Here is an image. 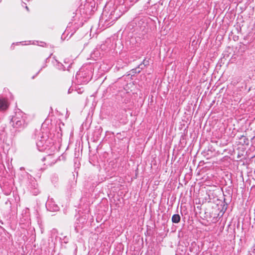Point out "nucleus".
I'll return each instance as SVG.
<instances>
[{
  "label": "nucleus",
  "instance_id": "obj_10",
  "mask_svg": "<svg viewBox=\"0 0 255 255\" xmlns=\"http://www.w3.org/2000/svg\"><path fill=\"white\" fill-rule=\"evenodd\" d=\"M1 0H0V1H1Z\"/></svg>",
  "mask_w": 255,
  "mask_h": 255
},
{
  "label": "nucleus",
  "instance_id": "obj_3",
  "mask_svg": "<svg viewBox=\"0 0 255 255\" xmlns=\"http://www.w3.org/2000/svg\"><path fill=\"white\" fill-rule=\"evenodd\" d=\"M140 72V70L138 68V67H136L134 69L131 70L129 73L127 75V78L128 79L129 78H132V77L134 76L135 74L137 73H139Z\"/></svg>",
  "mask_w": 255,
  "mask_h": 255
},
{
  "label": "nucleus",
  "instance_id": "obj_6",
  "mask_svg": "<svg viewBox=\"0 0 255 255\" xmlns=\"http://www.w3.org/2000/svg\"><path fill=\"white\" fill-rule=\"evenodd\" d=\"M149 64V62L148 60H146L144 59L143 61V62L141 64H140L138 67L139 68V69L141 70V69H143L146 65H148Z\"/></svg>",
  "mask_w": 255,
  "mask_h": 255
},
{
  "label": "nucleus",
  "instance_id": "obj_2",
  "mask_svg": "<svg viewBox=\"0 0 255 255\" xmlns=\"http://www.w3.org/2000/svg\"><path fill=\"white\" fill-rule=\"evenodd\" d=\"M8 107L7 102L4 98L0 97V111H4Z\"/></svg>",
  "mask_w": 255,
  "mask_h": 255
},
{
  "label": "nucleus",
  "instance_id": "obj_7",
  "mask_svg": "<svg viewBox=\"0 0 255 255\" xmlns=\"http://www.w3.org/2000/svg\"><path fill=\"white\" fill-rule=\"evenodd\" d=\"M57 68L59 69H63V70H65V67L62 64H58L57 65Z\"/></svg>",
  "mask_w": 255,
  "mask_h": 255
},
{
  "label": "nucleus",
  "instance_id": "obj_9",
  "mask_svg": "<svg viewBox=\"0 0 255 255\" xmlns=\"http://www.w3.org/2000/svg\"><path fill=\"white\" fill-rule=\"evenodd\" d=\"M103 17H102V19L100 20V22L102 23L103 22Z\"/></svg>",
  "mask_w": 255,
  "mask_h": 255
},
{
  "label": "nucleus",
  "instance_id": "obj_5",
  "mask_svg": "<svg viewBox=\"0 0 255 255\" xmlns=\"http://www.w3.org/2000/svg\"><path fill=\"white\" fill-rule=\"evenodd\" d=\"M180 221V217L178 214H174L172 217V221L174 223H178Z\"/></svg>",
  "mask_w": 255,
  "mask_h": 255
},
{
  "label": "nucleus",
  "instance_id": "obj_1",
  "mask_svg": "<svg viewBox=\"0 0 255 255\" xmlns=\"http://www.w3.org/2000/svg\"><path fill=\"white\" fill-rule=\"evenodd\" d=\"M13 126L15 128H19L24 126L25 121L22 118L19 119L18 118H13L12 119Z\"/></svg>",
  "mask_w": 255,
  "mask_h": 255
},
{
  "label": "nucleus",
  "instance_id": "obj_4",
  "mask_svg": "<svg viewBox=\"0 0 255 255\" xmlns=\"http://www.w3.org/2000/svg\"><path fill=\"white\" fill-rule=\"evenodd\" d=\"M112 13H113V11L111 12L110 16H112L113 15ZM117 19V17H114L113 18V17L111 16L110 18V19H106L105 21L104 26L106 27H108L111 26V25L113 24V22L115 20H116Z\"/></svg>",
  "mask_w": 255,
  "mask_h": 255
},
{
  "label": "nucleus",
  "instance_id": "obj_8",
  "mask_svg": "<svg viewBox=\"0 0 255 255\" xmlns=\"http://www.w3.org/2000/svg\"><path fill=\"white\" fill-rule=\"evenodd\" d=\"M36 43H37V44L38 45H40L41 46H44L46 44L43 42H38V41H36Z\"/></svg>",
  "mask_w": 255,
  "mask_h": 255
}]
</instances>
